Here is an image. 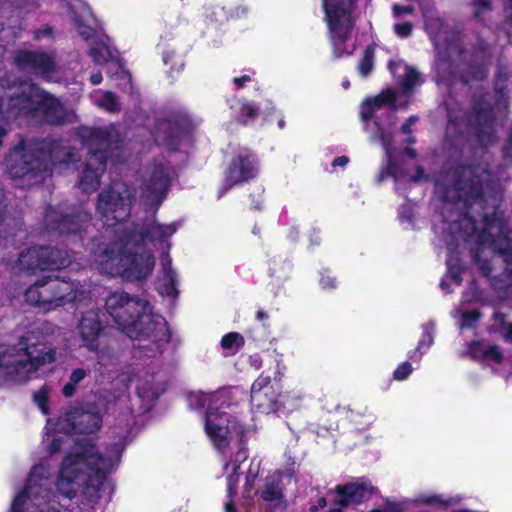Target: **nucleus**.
Instances as JSON below:
<instances>
[{
    "label": "nucleus",
    "instance_id": "nucleus-1",
    "mask_svg": "<svg viewBox=\"0 0 512 512\" xmlns=\"http://www.w3.org/2000/svg\"><path fill=\"white\" fill-rule=\"evenodd\" d=\"M490 174L481 167H463L448 172L436 182V195L443 201L442 215L443 231L447 233L445 242L449 252L446 260L447 274L442 279L440 287L448 290L450 282L459 286L461 284V271L459 260L453 254L454 246L460 242H475L477 251L475 261L485 275L489 276L492 268L487 263H481L482 255L493 254V262L502 259L507 266L503 276L512 277V240L507 237L505 221L498 212H493L492 218L486 213L477 223L472 215L463 210L476 211L483 208L484 200L480 197L490 187Z\"/></svg>",
    "mask_w": 512,
    "mask_h": 512
},
{
    "label": "nucleus",
    "instance_id": "nucleus-2",
    "mask_svg": "<svg viewBox=\"0 0 512 512\" xmlns=\"http://www.w3.org/2000/svg\"><path fill=\"white\" fill-rule=\"evenodd\" d=\"M124 446L123 442H117L105 453H99L92 438L77 440L65 456L55 482L59 494L71 499L80 488H85L87 495L98 497L107 475L118 467Z\"/></svg>",
    "mask_w": 512,
    "mask_h": 512
},
{
    "label": "nucleus",
    "instance_id": "nucleus-3",
    "mask_svg": "<svg viewBox=\"0 0 512 512\" xmlns=\"http://www.w3.org/2000/svg\"><path fill=\"white\" fill-rule=\"evenodd\" d=\"M219 395L210 393H195L189 397L190 406L196 408L207 407L204 428L213 446L220 452H225L231 445L236 447L234 456L224 464V472L227 475V492L229 496L236 493L239 475L237 470L240 464L247 459V453L243 446L245 428L239 421L220 410L214 405L218 402Z\"/></svg>",
    "mask_w": 512,
    "mask_h": 512
},
{
    "label": "nucleus",
    "instance_id": "nucleus-4",
    "mask_svg": "<svg viewBox=\"0 0 512 512\" xmlns=\"http://www.w3.org/2000/svg\"><path fill=\"white\" fill-rule=\"evenodd\" d=\"M107 242L93 241L90 252L93 265L103 274L119 276L127 281L148 278L155 265L153 254L127 234L117 231Z\"/></svg>",
    "mask_w": 512,
    "mask_h": 512
},
{
    "label": "nucleus",
    "instance_id": "nucleus-5",
    "mask_svg": "<svg viewBox=\"0 0 512 512\" xmlns=\"http://www.w3.org/2000/svg\"><path fill=\"white\" fill-rule=\"evenodd\" d=\"M105 310L117 327L131 339H147L159 351L168 342L169 332L164 318L152 312L150 303L125 291L110 292Z\"/></svg>",
    "mask_w": 512,
    "mask_h": 512
},
{
    "label": "nucleus",
    "instance_id": "nucleus-6",
    "mask_svg": "<svg viewBox=\"0 0 512 512\" xmlns=\"http://www.w3.org/2000/svg\"><path fill=\"white\" fill-rule=\"evenodd\" d=\"M55 329L43 323L21 336L15 345H0V383L8 379L25 381L42 366L55 362L57 352L48 340Z\"/></svg>",
    "mask_w": 512,
    "mask_h": 512
},
{
    "label": "nucleus",
    "instance_id": "nucleus-7",
    "mask_svg": "<svg viewBox=\"0 0 512 512\" xmlns=\"http://www.w3.org/2000/svg\"><path fill=\"white\" fill-rule=\"evenodd\" d=\"M26 119L57 125L70 120L61 103L29 82L0 83V121Z\"/></svg>",
    "mask_w": 512,
    "mask_h": 512
},
{
    "label": "nucleus",
    "instance_id": "nucleus-8",
    "mask_svg": "<svg viewBox=\"0 0 512 512\" xmlns=\"http://www.w3.org/2000/svg\"><path fill=\"white\" fill-rule=\"evenodd\" d=\"M72 155L56 143L21 144L7 158V168L12 178L25 179L27 184L40 183L56 163H70Z\"/></svg>",
    "mask_w": 512,
    "mask_h": 512
},
{
    "label": "nucleus",
    "instance_id": "nucleus-9",
    "mask_svg": "<svg viewBox=\"0 0 512 512\" xmlns=\"http://www.w3.org/2000/svg\"><path fill=\"white\" fill-rule=\"evenodd\" d=\"M79 136L89 149L79 187L83 192H92L99 187L100 177L105 171L106 151L118 147L119 134L114 126L83 127L79 130Z\"/></svg>",
    "mask_w": 512,
    "mask_h": 512
},
{
    "label": "nucleus",
    "instance_id": "nucleus-10",
    "mask_svg": "<svg viewBox=\"0 0 512 512\" xmlns=\"http://www.w3.org/2000/svg\"><path fill=\"white\" fill-rule=\"evenodd\" d=\"M50 475L47 462L33 466L25 489L13 500L10 512H59L56 496L50 491Z\"/></svg>",
    "mask_w": 512,
    "mask_h": 512
},
{
    "label": "nucleus",
    "instance_id": "nucleus-11",
    "mask_svg": "<svg viewBox=\"0 0 512 512\" xmlns=\"http://www.w3.org/2000/svg\"><path fill=\"white\" fill-rule=\"evenodd\" d=\"M134 199L135 190L124 182H114L99 194L96 211L103 225L107 228L118 226L114 231L107 229L102 242L108 241L107 236L113 238L118 230L122 235L128 234L122 222L129 216Z\"/></svg>",
    "mask_w": 512,
    "mask_h": 512
},
{
    "label": "nucleus",
    "instance_id": "nucleus-12",
    "mask_svg": "<svg viewBox=\"0 0 512 512\" xmlns=\"http://www.w3.org/2000/svg\"><path fill=\"white\" fill-rule=\"evenodd\" d=\"M327 21L333 54L336 57L350 55L355 45L350 42L354 24L355 0H322Z\"/></svg>",
    "mask_w": 512,
    "mask_h": 512
},
{
    "label": "nucleus",
    "instance_id": "nucleus-13",
    "mask_svg": "<svg viewBox=\"0 0 512 512\" xmlns=\"http://www.w3.org/2000/svg\"><path fill=\"white\" fill-rule=\"evenodd\" d=\"M389 69L401 85V92H395L391 89L383 91L381 94L372 99H367L361 107L362 121L366 122L382 107L388 109H396L402 105L399 98L402 95H408L412 89L422 83L419 73L412 67L406 65L402 61H391Z\"/></svg>",
    "mask_w": 512,
    "mask_h": 512
},
{
    "label": "nucleus",
    "instance_id": "nucleus-14",
    "mask_svg": "<svg viewBox=\"0 0 512 512\" xmlns=\"http://www.w3.org/2000/svg\"><path fill=\"white\" fill-rule=\"evenodd\" d=\"M25 299L31 305L48 312L77 300L78 292L73 283L57 278H44L26 290Z\"/></svg>",
    "mask_w": 512,
    "mask_h": 512
},
{
    "label": "nucleus",
    "instance_id": "nucleus-15",
    "mask_svg": "<svg viewBox=\"0 0 512 512\" xmlns=\"http://www.w3.org/2000/svg\"><path fill=\"white\" fill-rule=\"evenodd\" d=\"M102 425V415L93 404L68 407L58 418L55 429L62 433L94 434Z\"/></svg>",
    "mask_w": 512,
    "mask_h": 512
},
{
    "label": "nucleus",
    "instance_id": "nucleus-16",
    "mask_svg": "<svg viewBox=\"0 0 512 512\" xmlns=\"http://www.w3.org/2000/svg\"><path fill=\"white\" fill-rule=\"evenodd\" d=\"M172 169L164 160L153 163L146 171L141 187L140 199L149 209L156 210L166 197Z\"/></svg>",
    "mask_w": 512,
    "mask_h": 512
},
{
    "label": "nucleus",
    "instance_id": "nucleus-17",
    "mask_svg": "<svg viewBox=\"0 0 512 512\" xmlns=\"http://www.w3.org/2000/svg\"><path fill=\"white\" fill-rule=\"evenodd\" d=\"M375 125L377 127V135L371 136V141L373 142H380L385 154H386V160L387 165L383 169L381 177L384 178L385 176L392 177L396 182V189L399 190V185L404 184L407 182H421L426 179V175L423 172V169L421 167L415 168V173H411L410 169L408 168V165L406 163H398L394 159V149L391 146V140L392 136L390 132H386L383 130L378 122H375Z\"/></svg>",
    "mask_w": 512,
    "mask_h": 512
},
{
    "label": "nucleus",
    "instance_id": "nucleus-18",
    "mask_svg": "<svg viewBox=\"0 0 512 512\" xmlns=\"http://www.w3.org/2000/svg\"><path fill=\"white\" fill-rule=\"evenodd\" d=\"M70 257L62 250L50 247H32L22 252L18 259L20 270H57L70 265Z\"/></svg>",
    "mask_w": 512,
    "mask_h": 512
},
{
    "label": "nucleus",
    "instance_id": "nucleus-19",
    "mask_svg": "<svg viewBox=\"0 0 512 512\" xmlns=\"http://www.w3.org/2000/svg\"><path fill=\"white\" fill-rule=\"evenodd\" d=\"M179 228L176 222L169 224H160L155 220H151L139 231H129L128 236L142 243H151L153 245H164L169 247L168 239L174 235Z\"/></svg>",
    "mask_w": 512,
    "mask_h": 512
},
{
    "label": "nucleus",
    "instance_id": "nucleus-20",
    "mask_svg": "<svg viewBox=\"0 0 512 512\" xmlns=\"http://www.w3.org/2000/svg\"><path fill=\"white\" fill-rule=\"evenodd\" d=\"M73 21L81 37L86 41H90V56L93 61L96 64H103L111 61V65H115L120 68L118 64L113 61L112 51L105 40L95 36V31L87 24H82V21H80L77 16L73 18Z\"/></svg>",
    "mask_w": 512,
    "mask_h": 512
},
{
    "label": "nucleus",
    "instance_id": "nucleus-21",
    "mask_svg": "<svg viewBox=\"0 0 512 512\" xmlns=\"http://www.w3.org/2000/svg\"><path fill=\"white\" fill-rule=\"evenodd\" d=\"M278 397L271 385L269 376H259L251 387V403L262 413H271L276 410Z\"/></svg>",
    "mask_w": 512,
    "mask_h": 512
},
{
    "label": "nucleus",
    "instance_id": "nucleus-22",
    "mask_svg": "<svg viewBox=\"0 0 512 512\" xmlns=\"http://www.w3.org/2000/svg\"><path fill=\"white\" fill-rule=\"evenodd\" d=\"M257 172L255 157L252 154L240 153L233 158L229 165L225 182L231 187L249 181L256 176Z\"/></svg>",
    "mask_w": 512,
    "mask_h": 512
},
{
    "label": "nucleus",
    "instance_id": "nucleus-23",
    "mask_svg": "<svg viewBox=\"0 0 512 512\" xmlns=\"http://www.w3.org/2000/svg\"><path fill=\"white\" fill-rule=\"evenodd\" d=\"M102 331L99 314L95 310H89L82 315L78 325V335L82 345L92 352H100L99 338Z\"/></svg>",
    "mask_w": 512,
    "mask_h": 512
},
{
    "label": "nucleus",
    "instance_id": "nucleus-24",
    "mask_svg": "<svg viewBox=\"0 0 512 512\" xmlns=\"http://www.w3.org/2000/svg\"><path fill=\"white\" fill-rule=\"evenodd\" d=\"M15 64L22 71H29L49 78L54 70V61L51 56L44 53L20 51Z\"/></svg>",
    "mask_w": 512,
    "mask_h": 512
},
{
    "label": "nucleus",
    "instance_id": "nucleus-25",
    "mask_svg": "<svg viewBox=\"0 0 512 512\" xmlns=\"http://www.w3.org/2000/svg\"><path fill=\"white\" fill-rule=\"evenodd\" d=\"M293 474L288 471L286 473L277 471L266 477L264 485L261 489V497L264 501L278 507L284 503L283 486L284 479L288 482L292 480Z\"/></svg>",
    "mask_w": 512,
    "mask_h": 512
},
{
    "label": "nucleus",
    "instance_id": "nucleus-26",
    "mask_svg": "<svg viewBox=\"0 0 512 512\" xmlns=\"http://www.w3.org/2000/svg\"><path fill=\"white\" fill-rule=\"evenodd\" d=\"M89 219V215L81 212L78 215L63 216L56 209H49L45 216V221L51 229H57L61 233H75Z\"/></svg>",
    "mask_w": 512,
    "mask_h": 512
},
{
    "label": "nucleus",
    "instance_id": "nucleus-27",
    "mask_svg": "<svg viewBox=\"0 0 512 512\" xmlns=\"http://www.w3.org/2000/svg\"><path fill=\"white\" fill-rule=\"evenodd\" d=\"M336 491L340 496L338 504L345 507L366 499L371 494L372 487L364 481H357L346 485H338Z\"/></svg>",
    "mask_w": 512,
    "mask_h": 512
},
{
    "label": "nucleus",
    "instance_id": "nucleus-28",
    "mask_svg": "<svg viewBox=\"0 0 512 512\" xmlns=\"http://www.w3.org/2000/svg\"><path fill=\"white\" fill-rule=\"evenodd\" d=\"M425 27L429 33L435 48L440 52L442 49L446 50L448 55L451 56L453 51L457 48L454 43L448 42L446 35V27L443 25L441 19L437 16L424 15Z\"/></svg>",
    "mask_w": 512,
    "mask_h": 512
},
{
    "label": "nucleus",
    "instance_id": "nucleus-29",
    "mask_svg": "<svg viewBox=\"0 0 512 512\" xmlns=\"http://www.w3.org/2000/svg\"><path fill=\"white\" fill-rule=\"evenodd\" d=\"M177 273L171 266V259L165 256L161 259L160 276L157 279V290L163 296L176 297Z\"/></svg>",
    "mask_w": 512,
    "mask_h": 512
},
{
    "label": "nucleus",
    "instance_id": "nucleus-30",
    "mask_svg": "<svg viewBox=\"0 0 512 512\" xmlns=\"http://www.w3.org/2000/svg\"><path fill=\"white\" fill-rule=\"evenodd\" d=\"M467 353L473 359L483 361L487 364H498L503 360V354L498 346L485 342H473L468 345Z\"/></svg>",
    "mask_w": 512,
    "mask_h": 512
},
{
    "label": "nucleus",
    "instance_id": "nucleus-31",
    "mask_svg": "<svg viewBox=\"0 0 512 512\" xmlns=\"http://www.w3.org/2000/svg\"><path fill=\"white\" fill-rule=\"evenodd\" d=\"M184 134L185 132L179 124L163 121L158 124L154 137L157 143L173 147Z\"/></svg>",
    "mask_w": 512,
    "mask_h": 512
},
{
    "label": "nucleus",
    "instance_id": "nucleus-32",
    "mask_svg": "<svg viewBox=\"0 0 512 512\" xmlns=\"http://www.w3.org/2000/svg\"><path fill=\"white\" fill-rule=\"evenodd\" d=\"M477 124V136L481 142L488 144L493 136L492 116L488 111L477 110L471 118Z\"/></svg>",
    "mask_w": 512,
    "mask_h": 512
},
{
    "label": "nucleus",
    "instance_id": "nucleus-33",
    "mask_svg": "<svg viewBox=\"0 0 512 512\" xmlns=\"http://www.w3.org/2000/svg\"><path fill=\"white\" fill-rule=\"evenodd\" d=\"M91 99L97 107L107 112L115 113L120 111V103L112 92L97 90L92 93Z\"/></svg>",
    "mask_w": 512,
    "mask_h": 512
},
{
    "label": "nucleus",
    "instance_id": "nucleus-34",
    "mask_svg": "<svg viewBox=\"0 0 512 512\" xmlns=\"http://www.w3.org/2000/svg\"><path fill=\"white\" fill-rule=\"evenodd\" d=\"M434 341V325L427 323L423 326V333L418 342L415 351L410 354V358L420 361L423 354L430 348Z\"/></svg>",
    "mask_w": 512,
    "mask_h": 512
},
{
    "label": "nucleus",
    "instance_id": "nucleus-35",
    "mask_svg": "<svg viewBox=\"0 0 512 512\" xmlns=\"http://www.w3.org/2000/svg\"><path fill=\"white\" fill-rule=\"evenodd\" d=\"M453 317L456 319L458 327L462 330L473 327L480 315L476 310L467 311L459 307L454 310Z\"/></svg>",
    "mask_w": 512,
    "mask_h": 512
},
{
    "label": "nucleus",
    "instance_id": "nucleus-36",
    "mask_svg": "<svg viewBox=\"0 0 512 512\" xmlns=\"http://www.w3.org/2000/svg\"><path fill=\"white\" fill-rule=\"evenodd\" d=\"M415 502L420 504H426L430 506H438V507H447L450 504V500L444 498L442 495L438 494H420L415 499Z\"/></svg>",
    "mask_w": 512,
    "mask_h": 512
},
{
    "label": "nucleus",
    "instance_id": "nucleus-37",
    "mask_svg": "<svg viewBox=\"0 0 512 512\" xmlns=\"http://www.w3.org/2000/svg\"><path fill=\"white\" fill-rule=\"evenodd\" d=\"M137 394L143 402V411H147L153 400L158 396V391L149 384L147 387H137Z\"/></svg>",
    "mask_w": 512,
    "mask_h": 512
},
{
    "label": "nucleus",
    "instance_id": "nucleus-38",
    "mask_svg": "<svg viewBox=\"0 0 512 512\" xmlns=\"http://www.w3.org/2000/svg\"><path fill=\"white\" fill-rule=\"evenodd\" d=\"M374 62V49L371 47L366 48L364 55L358 65L359 73L366 77L373 69Z\"/></svg>",
    "mask_w": 512,
    "mask_h": 512
},
{
    "label": "nucleus",
    "instance_id": "nucleus-39",
    "mask_svg": "<svg viewBox=\"0 0 512 512\" xmlns=\"http://www.w3.org/2000/svg\"><path fill=\"white\" fill-rule=\"evenodd\" d=\"M244 343L243 337L239 333H228L223 336L221 346L225 350L236 351Z\"/></svg>",
    "mask_w": 512,
    "mask_h": 512
},
{
    "label": "nucleus",
    "instance_id": "nucleus-40",
    "mask_svg": "<svg viewBox=\"0 0 512 512\" xmlns=\"http://www.w3.org/2000/svg\"><path fill=\"white\" fill-rule=\"evenodd\" d=\"M495 318V328L500 332V334L508 341L512 342V324L506 323L504 320V316L496 313L494 315Z\"/></svg>",
    "mask_w": 512,
    "mask_h": 512
},
{
    "label": "nucleus",
    "instance_id": "nucleus-41",
    "mask_svg": "<svg viewBox=\"0 0 512 512\" xmlns=\"http://www.w3.org/2000/svg\"><path fill=\"white\" fill-rule=\"evenodd\" d=\"M491 10L489 0H476L474 2V16L479 20H483L484 16Z\"/></svg>",
    "mask_w": 512,
    "mask_h": 512
},
{
    "label": "nucleus",
    "instance_id": "nucleus-42",
    "mask_svg": "<svg viewBox=\"0 0 512 512\" xmlns=\"http://www.w3.org/2000/svg\"><path fill=\"white\" fill-rule=\"evenodd\" d=\"M47 398H48V392H47L46 388L40 389L34 395V401L37 404V406L40 408V410L43 414L48 413Z\"/></svg>",
    "mask_w": 512,
    "mask_h": 512
},
{
    "label": "nucleus",
    "instance_id": "nucleus-43",
    "mask_svg": "<svg viewBox=\"0 0 512 512\" xmlns=\"http://www.w3.org/2000/svg\"><path fill=\"white\" fill-rule=\"evenodd\" d=\"M413 371L412 365L409 362H403L394 371V378L398 381L406 379Z\"/></svg>",
    "mask_w": 512,
    "mask_h": 512
},
{
    "label": "nucleus",
    "instance_id": "nucleus-44",
    "mask_svg": "<svg viewBox=\"0 0 512 512\" xmlns=\"http://www.w3.org/2000/svg\"><path fill=\"white\" fill-rule=\"evenodd\" d=\"M320 285L323 289H333L336 287V279L326 270L321 274Z\"/></svg>",
    "mask_w": 512,
    "mask_h": 512
},
{
    "label": "nucleus",
    "instance_id": "nucleus-45",
    "mask_svg": "<svg viewBox=\"0 0 512 512\" xmlns=\"http://www.w3.org/2000/svg\"><path fill=\"white\" fill-rule=\"evenodd\" d=\"M88 375V371L83 369V368H76L74 370H72L70 376H69V380L76 383V384H79L81 381H83L86 376Z\"/></svg>",
    "mask_w": 512,
    "mask_h": 512
},
{
    "label": "nucleus",
    "instance_id": "nucleus-46",
    "mask_svg": "<svg viewBox=\"0 0 512 512\" xmlns=\"http://www.w3.org/2000/svg\"><path fill=\"white\" fill-rule=\"evenodd\" d=\"M394 30L400 37H407L412 32V25L409 22L396 24Z\"/></svg>",
    "mask_w": 512,
    "mask_h": 512
},
{
    "label": "nucleus",
    "instance_id": "nucleus-47",
    "mask_svg": "<svg viewBox=\"0 0 512 512\" xmlns=\"http://www.w3.org/2000/svg\"><path fill=\"white\" fill-rule=\"evenodd\" d=\"M241 113L247 118L253 119L257 115V109L248 102H245L241 106Z\"/></svg>",
    "mask_w": 512,
    "mask_h": 512
},
{
    "label": "nucleus",
    "instance_id": "nucleus-48",
    "mask_svg": "<svg viewBox=\"0 0 512 512\" xmlns=\"http://www.w3.org/2000/svg\"><path fill=\"white\" fill-rule=\"evenodd\" d=\"M77 385L76 383L72 382V381H68L63 389H62V393L66 396V397H71L75 394L76 392V389H77Z\"/></svg>",
    "mask_w": 512,
    "mask_h": 512
},
{
    "label": "nucleus",
    "instance_id": "nucleus-49",
    "mask_svg": "<svg viewBox=\"0 0 512 512\" xmlns=\"http://www.w3.org/2000/svg\"><path fill=\"white\" fill-rule=\"evenodd\" d=\"M393 12L396 17H400L403 14H411L413 12V8L410 6L394 5Z\"/></svg>",
    "mask_w": 512,
    "mask_h": 512
},
{
    "label": "nucleus",
    "instance_id": "nucleus-50",
    "mask_svg": "<svg viewBox=\"0 0 512 512\" xmlns=\"http://www.w3.org/2000/svg\"><path fill=\"white\" fill-rule=\"evenodd\" d=\"M371 512H402V510L399 505L389 503L386 504L383 509H374Z\"/></svg>",
    "mask_w": 512,
    "mask_h": 512
},
{
    "label": "nucleus",
    "instance_id": "nucleus-51",
    "mask_svg": "<svg viewBox=\"0 0 512 512\" xmlns=\"http://www.w3.org/2000/svg\"><path fill=\"white\" fill-rule=\"evenodd\" d=\"M505 17L509 25V29H512V0H510L509 4L505 8Z\"/></svg>",
    "mask_w": 512,
    "mask_h": 512
},
{
    "label": "nucleus",
    "instance_id": "nucleus-52",
    "mask_svg": "<svg viewBox=\"0 0 512 512\" xmlns=\"http://www.w3.org/2000/svg\"><path fill=\"white\" fill-rule=\"evenodd\" d=\"M234 83L237 86V88H241L244 86L246 82L251 81V77L249 75H244L242 77L234 78Z\"/></svg>",
    "mask_w": 512,
    "mask_h": 512
},
{
    "label": "nucleus",
    "instance_id": "nucleus-53",
    "mask_svg": "<svg viewBox=\"0 0 512 512\" xmlns=\"http://www.w3.org/2000/svg\"><path fill=\"white\" fill-rule=\"evenodd\" d=\"M60 446H61V439L53 437L52 443L50 446V453L52 454V453L58 451L60 449Z\"/></svg>",
    "mask_w": 512,
    "mask_h": 512
},
{
    "label": "nucleus",
    "instance_id": "nucleus-54",
    "mask_svg": "<svg viewBox=\"0 0 512 512\" xmlns=\"http://www.w3.org/2000/svg\"><path fill=\"white\" fill-rule=\"evenodd\" d=\"M348 163L346 156H340L334 159L333 166H345Z\"/></svg>",
    "mask_w": 512,
    "mask_h": 512
},
{
    "label": "nucleus",
    "instance_id": "nucleus-55",
    "mask_svg": "<svg viewBox=\"0 0 512 512\" xmlns=\"http://www.w3.org/2000/svg\"><path fill=\"white\" fill-rule=\"evenodd\" d=\"M90 81L93 85L100 84L102 81V74L101 73L92 74L90 77Z\"/></svg>",
    "mask_w": 512,
    "mask_h": 512
},
{
    "label": "nucleus",
    "instance_id": "nucleus-56",
    "mask_svg": "<svg viewBox=\"0 0 512 512\" xmlns=\"http://www.w3.org/2000/svg\"><path fill=\"white\" fill-rule=\"evenodd\" d=\"M133 423H134L133 413L130 412L128 418L126 419V423H125L126 429H129Z\"/></svg>",
    "mask_w": 512,
    "mask_h": 512
},
{
    "label": "nucleus",
    "instance_id": "nucleus-57",
    "mask_svg": "<svg viewBox=\"0 0 512 512\" xmlns=\"http://www.w3.org/2000/svg\"><path fill=\"white\" fill-rule=\"evenodd\" d=\"M486 75V72L484 71V69H480L479 71H477L473 76L472 78L473 79H482L484 78Z\"/></svg>",
    "mask_w": 512,
    "mask_h": 512
},
{
    "label": "nucleus",
    "instance_id": "nucleus-58",
    "mask_svg": "<svg viewBox=\"0 0 512 512\" xmlns=\"http://www.w3.org/2000/svg\"><path fill=\"white\" fill-rule=\"evenodd\" d=\"M225 512H235V508L232 503L228 502L225 504Z\"/></svg>",
    "mask_w": 512,
    "mask_h": 512
},
{
    "label": "nucleus",
    "instance_id": "nucleus-59",
    "mask_svg": "<svg viewBox=\"0 0 512 512\" xmlns=\"http://www.w3.org/2000/svg\"><path fill=\"white\" fill-rule=\"evenodd\" d=\"M410 127H411V125H410L408 122H406V123L402 126V131H403V133H405V134H409V133H410Z\"/></svg>",
    "mask_w": 512,
    "mask_h": 512
},
{
    "label": "nucleus",
    "instance_id": "nucleus-60",
    "mask_svg": "<svg viewBox=\"0 0 512 512\" xmlns=\"http://www.w3.org/2000/svg\"><path fill=\"white\" fill-rule=\"evenodd\" d=\"M171 56H172V54H171V53H165V54L163 55V61H164V63H165L166 65L169 63V60H170Z\"/></svg>",
    "mask_w": 512,
    "mask_h": 512
},
{
    "label": "nucleus",
    "instance_id": "nucleus-61",
    "mask_svg": "<svg viewBox=\"0 0 512 512\" xmlns=\"http://www.w3.org/2000/svg\"><path fill=\"white\" fill-rule=\"evenodd\" d=\"M90 16V13L87 10L83 11V14L81 15V18L83 21L88 22V17Z\"/></svg>",
    "mask_w": 512,
    "mask_h": 512
},
{
    "label": "nucleus",
    "instance_id": "nucleus-62",
    "mask_svg": "<svg viewBox=\"0 0 512 512\" xmlns=\"http://www.w3.org/2000/svg\"><path fill=\"white\" fill-rule=\"evenodd\" d=\"M325 506H326V499L325 498H320L318 500V507L323 508Z\"/></svg>",
    "mask_w": 512,
    "mask_h": 512
},
{
    "label": "nucleus",
    "instance_id": "nucleus-63",
    "mask_svg": "<svg viewBox=\"0 0 512 512\" xmlns=\"http://www.w3.org/2000/svg\"><path fill=\"white\" fill-rule=\"evenodd\" d=\"M267 317L266 313L263 312V311H258L257 312V318L262 320V319H265Z\"/></svg>",
    "mask_w": 512,
    "mask_h": 512
},
{
    "label": "nucleus",
    "instance_id": "nucleus-64",
    "mask_svg": "<svg viewBox=\"0 0 512 512\" xmlns=\"http://www.w3.org/2000/svg\"><path fill=\"white\" fill-rule=\"evenodd\" d=\"M418 120V118L416 116H411L407 122L410 124V125H413L414 123H416Z\"/></svg>",
    "mask_w": 512,
    "mask_h": 512
}]
</instances>
